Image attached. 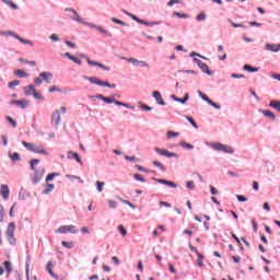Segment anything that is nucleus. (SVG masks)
<instances>
[{
    "label": "nucleus",
    "mask_w": 280,
    "mask_h": 280,
    "mask_svg": "<svg viewBox=\"0 0 280 280\" xmlns=\"http://www.w3.org/2000/svg\"><path fill=\"white\" fill-rule=\"evenodd\" d=\"M65 12H72V15H68L69 19H71L72 21H77L78 23H81V25H88V27H91L92 30H97L103 36H107V38H113V33L106 31L104 27L97 24L84 21V19L80 16V14L78 13V11H75V9L66 8Z\"/></svg>",
    "instance_id": "f257e3e1"
},
{
    "label": "nucleus",
    "mask_w": 280,
    "mask_h": 280,
    "mask_svg": "<svg viewBox=\"0 0 280 280\" xmlns=\"http://www.w3.org/2000/svg\"><path fill=\"white\" fill-rule=\"evenodd\" d=\"M122 14H126L127 16H130L132 21H136V23H139L140 25H145L147 27H153V25H161L163 22H148L145 20H141L139 16L128 12L126 9H121Z\"/></svg>",
    "instance_id": "f03ea898"
},
{
    "label": "nucleus",
    "mask_w": 280,
    "mask_h": 280,
    "mask_svg": "<svg viewBox=\"0 0 280 280\" xmlns=\"http://www.w3.org/2000/svg\"><path fill=\"white\" fill-rule=\"evenodd\" d=\"M83 80H88V82H90L91 84H96V86H105L106 89H117L116 84H110L108 83V81H102L95 77L84 75Z\"/></svg>",
    "instance_id": "7ed1b4c3"
},
{
    "label": "nucleus",
    "mask_w": 280,
    "mask_h": 280,
    "mask_svg": "<svg viewBox=\"0 0 280 280\" xmlns=\"http://www.w3.org/2000/svg\"><path fill=\"white\" fill-rule=\"evenodd\" d=\"M0 36H12L13 38H16V40H19L23 45H30L31 47H34V42H32L30 39H25L12 31H0Z\"/></svg>",
    "instance_id": "20e7f679"
},
{
    "label": "nucleus",
    "mask_w": 280,
    "mask_h": 280,
    "mask_svg": "<svg viewBox=\"0 0 280 280\" xmlns=\"http://www.w3.org/2000/svg\"><path fill=\"white\" fill-rule=\"evenodd\" d=\"M24 95L26 97H30V95H33V97L35 100H45V97L43 96V94L36 92L35 85L34 84H30L24 88Z\"/></svg>",
    "instance_id": "39448f33"
},
{
    "label": "nucleus",
    "mask_w": 280,
    "mask_h": 280,
    "mask_svg": "<svg viewBox=\"0 0 280 280\" xmlns=\"http://www.w3.org/2000/svg\"><path fill=\"white\" fill-rule=\"evenodd\" d=\"M23 145L30 152H35L36 154H47V151L45 150V148H43V145H36L32 142L26 141H23Z\"/></svg>",
    "instance_id": "423d86ee"
},
{
    "label": "nucleus",
    "mask_w": 280,
    "mask_h": 280,
    "mask_svg": "<svg viewBox=\"0 0 280 280\" xmlns=\"http://www.w3.org/2000/svg\"><path fill=\"white\" fill-rule=\"evenodd\" d=\"M14 231H16V225L14 224V222L9 223L7 229V236H8V241L10 242V244H12V246L16 244V238L14 237Z\"/></svg>",
    "instance_id": "0eeeda50"
},
{
    "label": "nucleus",
    "mask_w": 280,
    "mask_h": 280,
    "mask_svg": "<svg viewBox=\"0 0 280 280\" xmlns=\"http://www.w3.org/2000/svg\"><path fill=\"white\" fill-rule=\"evenodd\" d=\"M78 228L75 225H61L60 228H58L56 230V233H62V234H66V233H73V234H77L78 233Z\"/></svg>",
    "instance_id": "6e6552de"
},
{
    "label": "nucleus",
    "mask_w": 280,
    "mask_h": 280,
    "mask_svg": "<svg viewBox=\"0 0 280 280\" xmlns=\"http://www.w3.org/2000/svg\"><path fill=\"white\" fill-rule=\"evenodd\" d=\"M211 148H213V150H217L219 152H228L229 154H233V148L229 145H224L222 143H212Z\"/></svg>",
    "instance_id": "1a4fd4ad"
},
{
    "label": "nucleus",
    "mask_w": 280,
    "mask_h": 280,
    "mask_svg": "<svg viewBox=\"0 0 280 280\" xmlns=\"http://www.w3.org/2000/svg\"><path fill=\"white\" fill-rule=\"evenodd\" d=\"M11 106H18L19 108H22V110H25L27 108L30 101L22 98L21 101L12 100L9 102Z\"/></svg>",
    "instance_id": "9d476101"
},
{
    "label": "nucleus",
    "mask_w": 280,
    "mask_h": 280,
    "mask_svg": "<svg viewBox=\"0 0 280 280\" xmlns=\"http://www.w3.org/2000/svg\"><path fill=\"white\" fill-rule=\"evenodd\" d=\"M88 65H90V67H98L103 71H110V67L104 66V63L98 62V61L88 59Z\"/></svg>",
    "instance_id": "9b49d317"
},
{
    "label": "nucleus",
    "mask_w": 280,
    "mask_h": 280,
    "mask_svg": "<svg viewBox=\"0 0 280 280\" xmlns=\"http://www.w3.org/2000/svg\"><path fill=\"white\" fill-rule=\"evenodd\" d=\"M171 100H173V102H178L179 104H187V102H189V93H185L183 98L172 94Z\"/></svg>",
    "instance_id": "f8f14e48"
},
{
    "label": "nucleus",
    "mask_w": 280,
    "mask_h": 280,
    "mask_svg": "<svg viewBox=\"0 0 280 280\" xmlns=\"http://www.w3.org/2000/svg\"><path fill=\"white\" fill-rule=\"evenodd\" d=\"M265 51H272L273 54H279L280 51V44H266Z\"/></svg>",
    "instance_id": "ddd939ff"
},
{
    "label": "nucleus",
    "mask_w": 280,
    "mask_h": 280,
    "mask_svg": "<svg viewBox=\"0 0 280 280\" xmlns=\"http://www.w3.org/2000/svg\"><path fill=\"white\" fill-rule=\"evenodd\" d=\"M152 97H154V100L158 102L159 106H166V103L163 100V96L161 95V92L153 91L152 92Z\"/></svg>",
    "instance_id": "4468645a"
},
{
    "label": "nucleus",
    "mask_w": 280,
    "mask_h": 280,
    "mask_svg": "<svg viewBox=\"0 0 280 280\" xmlns=\"http://www.w3.org/2000/svg\"><path fill=\"white\" fill-rule=\"evenodd\" d=\"M155 152L158 154H161V156H167V159H172L174 156H178L176 153H171L167 149H155Z\"/></svg>",
    "instance_id": "2eb2a0df"
},
{
    "label": "nucleus",
    "mask_w": 280,
    "mask_h": 280,
    "mask_svg": "<svg viewBox=\"0 0 280 280\" xmlns=\"http://www.w3.org/2000/svg\"><path fill=\"white\" fill-rule=\"evenodd\" d=\"M0 195L2 196L3 200H8V198H10V188L8 185L2 184L0 186Z\"/></svg>",
    "instance_id": "dca6fc26"
},
{
    "label": "nucleus",
    "mask_w": 280,
    "mask_h": 280,
    "mask_svg": "<svg viewBox=\"0 0 280 280\" xmlns=\"http://www.w3.org/2000/svg\"><path fill=\"white\" fill-rule=\"evenodd\" d=\"M199 69L202 71V73H206L207 75H214V71L209 69V66L205 62H201V65L198 66Z\"/></svg>",
    "instance_id": "f3484780"
},
{
    "label": "nucleus",
    "mask_w": 280,
    "mask_h": 280,
    "mask_svg": "<svg viewBox=\"0 0 280 280\" xmlns=\"http://www.w3.org/2000/svg\"><path fill=\"white\" fill-rule=\"evenodd\" d=\"M101 102H104L105 104H115L117 105V100H115V97L113 96H104L103 94H101V96H98Z\"/></svg>",
    "instance_id": "a211bd4d"
},
{
    "label": "nucleus",
    "mask_w": 280,
    "mask_h": 280,
    "mask_svg": "<svg viewBox=\"0 0 280 280\" xmlns=\"http://www.w3.org/2000/svg\"><path fill=\"white\" fill-rule=\"evenodd\" d=\"M39 78H43V80H45L46 84H51L50 79L54 78V74L51 72H40Z\"/></svg>",
    "instance_id": "6ab92c4d"
},
{
    "label": "nucleus",
    "mask_w": 280,
    "mask_h": 280,
    "mask_svg": "<svg viewBox=\"0 0 280 280\" xmlns=\"http://www.w3.org/2000/svg\"><path fill=\"white\" fill-rule=\"evenodd\" d=\"M258 113H261L265 117H269V119H271L272 121L277 119V115L268 109H258Z\"/></svg>",
    "instance_id": "aec40b11"
},
{
    "label": "nucleus",
    "mask_w": 280,
    "mask_h": 280,
    "mask_svg": "<svg viewBox=\"0 0 280 280\" xmlns=\"http://www.w3.org/2000/svg\"><path fill=\"white\" fill-rule=\"evenodd\" d=\"M52 121H55V126H60V121H62V118L60 117V110L56 109L52 113Z\"/></svg>",
    "instance_id": "412c9836"
},
{
    "label": "nucleus",
    "mask_w": 280,
    "mask_h": 280,
    "mask_svg": "<svg viewBox=\"0 0 280 280\" xmlns=\"http://www.w3.org/2000/svg\"><path fill=\"white\" fill-rule=\"evenodd\" d=\"M243 70H244V71H247L248 73H257V71H259V68L253 67V66H250V65H248V63H245V65L243 66Z\"/></svg>",
    "instance_id": "4be33fe9"
},
{
    "label": "nucleus",
    "mask_w": 280,
    "mask_h": 280,
    "mask_svg": "<svg viewBox=\"0 0 280 280\" xmlns=\"http://www.w3.org/2000/svg\"><path fill=\"white\" fill-rule=\"evenodd\" d=\"M68 159H74L77 162H79L80 165H82V159H80V154L75 152L69 151Z\"/></svg>",
    "instance_id": "5701e85b"
},
{
    "label": "nucleus",
    "mask_w": 280,
    "mask_h": 280,
    "mask_svg": "<svg viewBox=\"0 0 280 280\" xmlns=\"http://www.w3.org/2000/svg\"><path fill=\"white\" fill-rule=\"evenodd\" d=\"M270 108H275V110H278L280 113V101L272 100L269 103Z\"/></svg>",
    "instance_id": "b1692460"
},
{
    "label": "nucleus",
    "mask_w": 280,
    "mask_h": 280,
    "mask_svg": "<svg viewBox=\"0 0 280 280\" xmlns=\"http://www.w3.org/2000/svg\"><path fill=\"white\" fill-rule=\"evenodd\" d=\"M56 186L54 184H46V188L43 190L44 195L50 194V191H54Z\"/></svg>",
    "instance_id": "393cba45"
},
{
    "label": "nucleus",
    "mask_w": 280,
    "mask_h": 280,
    "mask_svg": "<svg viewBox=\"0 0 280 280\" xmlns=\"http://www.w3.org/2000/svg\"><path fill=\"white\" fill-rule=\"evenodd\" d=\"M54 267V262H51V261H48L47 262V267H46V270H47V272H49V275L51 276V277H58V276H56V273H54V270L51 269Z\"/></svg>",
    "instance_id": "a878e982"
},
{
    "label": "nucleus",
    "mask_w": 280,
    "mask_h": 280,
    "mask_svg": "<svg viewBox=\"0 0 280 280\" xmlns=\"http://www.w3.org/2000/svg\"><path fill=\"white\" fill-rule=\"evenodd\" d=\"M14 75L18 78H27V72H25V70L18 69L14 71Z\"/></svg>",
    "instance_id": "bb28decb"
},
{
    "label": "nucleus",
    "mask_w": 280,
    "mask_h": 280,
    "mask_svg": "<svg viewBox=\"0 0 280 280\" xmlns=\"http://www.w3.org/2000/svg\"><path fill=\"white\" fill-rule=\"evenodd\" d=\"M176 137H180V132L167 131L166 133V139H176Z\"/></svg>",
    "instance_id": "cd10ccee"
},
{
    "label": "nucleus",
    "mask_w": 280,
    "mask_h": 280,
    "mask_svg": "<svg viewBox=\"0 0 280 280\" xmlns=\"http://www.w3.org/2000/svg\"><path fill=\"white\" fill-rule=\"evenodd\" d=\"M173 16H177V19H189V14L180 13L178 11L173 12Z\"/></svg>",
    "instance_id": "c85d7f7f"
},
{
    "label": "nucleus",
    "mask_w": 280,
    "mask_h": 280,
    "mask_svg": "<svg viewBox=\"0 0 280 280\" xmlns=\"http://www.w3.org/2000/svg\"><path fill=\"white\" fill-rule=\"evenodd\" d=\"M116 106H124L125 108H130L131 110H135V106H132L128 103H124L121 101L116 102Z\"/></svg>",
    "instance_id": "c756f323"
},
{
    "label": "nucleus",
    "mask_w": 280,
    "mask_h": 280,
    "mask_svg": "<svg viewBox=\"0 0 280 280\" xmlns=\"http://www.w3.org/2000/svg\"><path fill=\"white\" fill-rule=\"evenodd\" d=\"M197 257H198V266L199 268H202V266H205V264L202 262V260L205 259V256H202V254H200V252H197Z\"/></svg>",
    "instance_id": "7c9ffc66"
},
{
    "label": "nucleus",
    "mask_w": 280,
    "mask_h": 280,
    "mask_svg": "<svg viewBox=\"0 0 280 280\" xmlns=\"http://www.w3.org/2000/svg\"><path fill=\"white\" fill-rule=\"evenodd\" d=\"M187 121L192 125V128H196L198 130V124H196V120H194V117L191 116H185Z\"/></svg>",
    "instance_id": "2f4dec72"
},
{
    "label": "nucleus",
    "mask_w": 280,
    "mask_h": 280,
    "mask_svg": "<svg viewBox=\"0 0 280 280\" xmlns=\"http://www.w3.org/2000/svg\"><path fill=\"white\" fill-rule=\"evenodd\" d=\"M196 21H207V13L205 11H201L197 16Z\"/></svg>",
    "instance_id": "473e14b6"
},
{
    "label": "nucleus",
    "mask_w": 280,
    "mask_h": 280,
    "mask_svg": "<svg viewBox=\"0 0 280 280\" xmlns=\"http://www.w3.org/2000/svg\"><path fill=\"white\" fill-rule=\"evenodd\" d=\"M48 93H62V89H59L56 85H52L48 89Z\"/></svg>",
    "instance_id": "72a5a7b5"
},
{
    "label": "nucleus",
    "mask_w": 280,
    "mask_h": 280,
    "mask_svg": "<svg viewBox=\"0 0 280 280\" xmlns=\"http://www.w3.org/2000/svg\"><path fill=\"white\" fill-rule=\"evenodd\" d=\"M110 21H113V23H116L117 25H122V26H127L128 24L117 18H112Z\"/></svg>",
    "instance_id": "f704fd0d"
},
{
    "label": "nucleus",
    "mask_w": 280,
    "mask_h": 280,
    "mask_svg": "<svg viewBox=\"0 0 280 280\" xmlns=\"http://www.w3.org/2000/svg\"><path fill=\"white\" fill-rule=\"evenodd\" d=\"M198 95L199 97H201V100H203V102H207V104H209V102L211 101V98H209V96L202 93V91H198Z\"/></svg>",
    "instance_id": "c9c22d12"
},
{
    "label": "nucleus",
    "mask_w": 280,
    "mask_h": 280,
    "mask_svg": "<svg viewBox=\"0 0 280 280\" xmlns=\"http://www.w3.org/2000/svg\"><path fill=\"white\" fill-rule=\"evenodd\" d=\"M228 23H230L232 25V27H244V28H246V25L240 24V23H235L231 19H228Z\"/></svg>",
    "instance_id": "e433bc0d"
},
{
    "label": "nucleus",
    "mask_w": 280,
    "mask_h": 280,
    "mask_svg": "<svg viewBox=\"0 0 280 280\" xmlns=\"http://www.w3.org/2000/svg\"><path fill=\"white\" fill-rule=\"evenodd\" d=\"M208 104H209V106H212V108H215L217 110H222V106L211 100Z\"/></svg>",
    "instance_id": "4c0bfd02"
},
{
    "label": "nucleus",
    "mask_w": 280,
    "mask_h": 280,
    "mask_svg": "<svg viewBox=\"0 0 280 280\" xmlns=\"http://www.w3.org/2000/svg\"><path fill=\"white\" fill-rule=\"evenodd\" d=\"M139 104H140V108H141L142 110H147V112L153 110V107H152V106H149V105H147V104H143L142 102H139Z\"/></svg>",
    "instance_id": "58836bf2"
},
{
    "label": "nucleus",
    "mask_w": 280,
    "mask_h": 280,
    "mask_svg": "<svg viewBox=\"0 0 280 280\" xmlns=\"http://www.w3.org/2000/svg\"><path fill=\"white\" fill-rule=\"evenodd\" d=\"M7 5H10L12 10H19V4L14 3L12 0L5 1Z\"/></svg>",
    "instance_id": "ea45409f"
},
{
    "label": "nucleus",
    "mask_w": 280,
    "mask_h": 280,
    "mask_svg": "<svg viewBox=\"0 0 280 280\" xmlns=\"http://www.w3.org/2000/svg\"><path fill=\"white\" fill-rule=\"evenodd\" d=\"M127 62H130L131 65H133V67H139V65H141V61L135 58L127 59Z\"/></svg>",
    "instance_id": "a19ab883"
},
{
    "label": "nucleus",
    "mask_w": 280,
    "mask_h": 280,
    "mask_svg": "<svg viewBox=\"0 0 280 280\" xmlns=\"http://www.w3.org/2000/svg\"><path fill=\"white\" fill-rule=\"evenodd\" d=\"M38 163H40V160H38V159L31 160V162H30L31 170H33V171L36 170V165Z\"/></svg>",
    "instance_id": "79ce46f5"
},
{
    "label": "nucleus",
    "mask_w": 280,
    "mask_h": 280,
    "mask_svg": "<svg viewBox=\"0 0 280 280\" xmlns=\"http://www.w3.org/2000/svg\"><path fill=\"white\" fill-rule=\"evenodd\" d=\"M5 119H7V121H9V124H11L12 128H16V126H18L16 120H14V119H13L12 117H10V116H7Z\"/></svg>",
    "instance_id": "37998d69"
},
{
    "label": "nucleus",
    "mask_w": 280,
    "mask_h": 280,
    "mask_svg": "<svg viewBox=\"0 0 280 280\" xmlns=\"http://www.w3.org/2000/svg\"><path fill=\"white\" fill-rule=\"evenodd\" d=\"M104 182H100V180H97L96 182V189H97V191H100V192H102V191H104Z\"/></svg>",
    "instance_id": "c03bdc74"
},
{
    "label": "nucleus",
    "mask_w": 280,
    "mask_h": 280,
    "mask_svg": "<svg viewBox=\"0 0 280 280\" xmlns=\"http://www.w3.org/2000/svg\"><path fill=\"white\" fill-rule=\"evenodd\" d=\"M56 176H60V174H58V173L48 174L46 177V183H49V180H54V178H56Z\"/></svg>",
    "instance_id": "a18cd8bd"
},
{
    "label": "nucleus",
    "mask_w": 280,
    "mask_h": 280,
    "mask_svg": "<svg viewBox=\"0 0 280 280\" xmlns=\"http://www.w3.org/2000/svg\"><path fill=\"white\" fill-rule=\"evenodd\" d=\"M19 84H21V81L14 80V81L9 82V83H8V86H9L10 89H14V86H19Z\"/></svg>",
    "instance_id": "49530a36"
},
{
    "label": "nucleus",
    "mask_w": 280,
    "mask_h": 280,
    "mask_svg": "<svg viewBox=\"0 0 280 280\" xmlns=\"http://www.w3.org/2000/svg\"><path fill=\"white\" fill-rule=\"evenodd\" d=\"M61 245H62L65 248H73V242L62 241V242H61Z\"/></svg>",
    "instance_id": "de8ad7c7"
},
{
    "label": "nucleus",
    "mask_w": 280,
    "mask_h": 280,
    "mask_svg": "<svg viewBox=\"0 0 280 280\" xmlns=\"http://www.w3.org/2000/svg\"><path fill=\"white\" fill-rule=\"evenodd\" d=\"M70 60L72 62H74L75 65H79V67H81L82 65V60H80V58H77L75 56L72 55V57H70Z\"/></svg>",
    "instance_id": "09e8293b"
},
{
    "label": "nucleus",
    "mask_w": 280,
    "mask_h": 280,
    "mask_svg": "<svg viewBox=\"0 0 280 280\" xmlns=\"http://www.w3.org/2000/svg\"><path fill=\"white\" fill-rule=\"evenodd\" d=\"M118 231L121 233L122 237H126V235H128V231H126V228H124V225H119Z\"/></svg>",
    "instance_id": "8fccbe9b"
},
{
    "label": "nucleus",
    "mask_w": 280,
    "mask_h": 280,
    "mask_svg": "<svg viewBox=\"0 0 280 280\" xmlns=\"http://www.w3.org/2000/svg\"><path fill=\"white\" fill-rule=\"evenodd\" d=\"M179 145L182 148H186L187 150H194V145L192 144H189L187 142H180Z\"/></svg>",
    "instance_id": "3c124183"
},
{
    "label": "nucleus",
    "mask_w": 280,
    "mask_h": 280,
    "mask_svg": "<svg viewBox=\"0 0 280 280\" xmlns=\"http://www.w3.org/2000/svg\"><path fill=\"white\" fill-rule=\"evenodd\" d=\"M4 267H5V270L8 271V272H12V262H10V261H4Z\"/></svg>",
    "instance_id": "603ef678"
},
{
    "label": "nucleus",
    "mask_w": 280,
    "mask_h": 280,
    "mask_svg": "<svg viewBox=\"0 0 280 280\" xmlns=\"http://www.w3.org/2000/svg\"><path fill=\"white\" fill-rule=\"evenodd\" d=\"M249 93L250 95H253V97H255V100H257V102H261V98L257 96V93L255 92V90L249 89Z\"/></svg>",
    "instance_id": "864d4df0"
},
{
    "label": "nucleus",
    "mask_w": 280,
    "mask_h": 280,
    "mask_svg": "<svg viewBox=\"0 0 280 280\" xmlns=\"http://www.w3.org/2000/svg\"><path fill=\"white\" fill-rule=\"evenodd\" d=\"M10 159L12 161H21V156L19 155V153L10 154Z\"/></svg>",
    "instance_id": "5fc2aeb1"
},
{
    "label": "nucleus",
    "mask_w": 280,
    "mask_h": 280,
    "mask_svg": "<svg viewBox=\"0 0 280 280\" xmlns=\"http://www.w3.org/2000/svg\"><path fill=\"white\" fill-rule=\"evenodd\" d=\"M153 165H155V167H160L162 170V172H165V166L163 164H161V162L154 161Z\"/></svg>",
    "instance_id": "6e6d98bb"
},
{
    "label": "nucleus",
    "mask_w": 280,
    "mask_h": 280,
    "mask_svg": "<svg viewBox=\"0 0 280 280\" xmlns=\"http://www.w3.org/2000/svg\"><path fill=\"white\" fill-rule=\"evenodd\" d=\"M88 97L91 102H95V100H100V97H102V94L89 95Z\"/></svg>",
    "instance_id": "4d7b16f0"
},
{
    "label": "nucleus",
    "mask_w": 280,
    "mask_h": 280,
    "mask_svg": "<svg viewBox=\"0 0 280 280\" xmlns=\"http://www.w3.org/2000/svg\"><path fill=\"white\" fill-rule=\"evenodd\" d=\"M49 38L50 40H52V43H58L60 40V37H58V35L56 34H51Z\"/></svg>",
    "instance_id": "13d9d810"
},
{
    "label": "nucleus",
    "mask_w": 280,
    "mask_h": 280,
    "mask_svg": "<svg viewBox=\"0 0 280 280\" xmlns=\"http://www.w3.org/2000/svg\"><path fill=\"white\" fill-rule=\"evenodd\" d=\"M120 202H124V205H127L131 209H136V207L132 205V202L126 200V199H120Z\"/></svg>",
    "instance_id": "bf43d9fd"
},
{
    "label": "nucleus",
    "mask_w": 280,
    "mask_h": 280,
    "mask_svg": "<svg viewBox=\"0 0 280 280\" xmlns=\"http://www.w3.org/2000/svg\"><path fill=\"white\" fill-rule=\"evenodd\" d=\"M65 45H67V47H71V49H75V43L66 39Z\"/></svg>",
    "instance_id": "052dcab7"
},
{
    "label": "nucleus",
    "mask_w": 280,
    "mask_h": 280,
    "mask_svg": "<svg viewBox=\"0 0 280 280\" xmlns=\"http://www.w3.org/2000/svg\"><path fill=\"white\" fill-rule=\"evenodd\" d=\"M133 178H135L136 180H139L140 183H145V179H144L141 175H139V174H135V175H133Z\"/></svg>",
    "instance_id": "680f3d73"
},
{
    "label": "nucleus",
    "mask_w": 280,
    "mask_h": 280,
    "mask_svg": "<svg viewBox=\"0 0 280 280\" xmlns=\"http://www.w3.org/2000/svg\"><path fill=\"white\" fill-rule=\"evenodd\" d=\"M231 78H234L235 80H240V79H242V78H246V75H244V74H237V73H232V74H231Z\"/></svg>",
    "instance_id": "e2e57ef3"
},
{
    "label": "nucleus",
    "mask_w": 280,
    "mask_h": 280,
    "mask_svg": "<svg viewBox=\"0 0 280 280\" xmlns=\"http://www.w3.org/2000/svg\"><path fill=\"white\" fill-rule=\"evenodd\" d=\"M249 25H252V27H261V25H264V24H261L257 21H252V22H249Z\"/></svg>",
    "instance_id": "0e129e2a"
},
{
    "label": "nucleus",
    "mask_w": 280,
    "mask_h": 280,
    "mask_svg": "<svg viewBox=\"0 0 280 280\" xmlns=\"http://www.w3.org/2000/svg\"><path fill=\"white\" fill-rule=\"evenodd\" d=\"M238 202H246V200H248L246 197H244L243 195H237L236 196Z\"/></svg>",
    "instance_id": "69168bd1"
},
{
    "label": "nucleus",
    "mask_w": 280,
    "mask_h": 280,
    "mask_svg": "<svg viewBox=\"0 0 280 280\" xmlns=\"http://www.w3.org/2000/svg\"><path fill=\"white\" fill-rule=\"evenodd\" d=\"M108 205H109L110 209H117V202L116 201L108 200Z\"/></svg>",
    "instance_id": "338daca9"
},
{
    "label": "nucleus",
    "mask_w": 280,
    "mask_h": 280,
    "mask_svg": "<svg viewBox=\"0 0 280 280\" xmlns=\"http://www.w3.org/2000/svg\"><path fill=\"white\" fill-rule=\"evenodd\" d=\"M186 187H187L188 189H195L196 185L194 184V182H187V183H186Z\"/></svg>",
    "instance_id": "774afa93"
}]
</instances>
